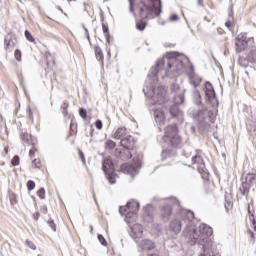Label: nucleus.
Masks as SVG:
<instances>
[{
  "label": "nucleus",
  "mask_w": 256,
  "mask_h": 256,
  "mask_svg": "<svg viewBox=\"0 0 256 256\" xmlns=\"http://www.w3.org/2000/svg\"><path fill=\"white\" fill-rule=\"evenodd\" d=\"M184 235L191 245H198L200 252L198 256H221V254L213 253V240H211V235H213V228L207 224H200L199 229L194 226L187 225L184 230Z\"/></svg>",
  "instance_id": "f257e3e1"
},
{
  "label": "nucleus",
  "mask_w": 256,
  "mask_h": 256,
  "mask_svg": "<svg viewBox=\"0 0 256 256\" xmlns=\"http://www.w3.org/2000/svg\"><path fill=\"white\" fill-rule=\"evenodd\" d=\"M136 1V9L141 19L140 22L136 21V29L138 31H145L147 22L145 19H155L161 15V0H129L130 13L137 17L133 4Z\"/></svg>",
  "instance_id": "f03ea898"
},
{
  "label": "nucleus",
  "mask_w": 256,
  "mask_h": 256,
  "mask_svg": "<svg viewBox=\"0 0 256 256\" xmlns=\"http://www.w3.org/2000/svg\"><path fill=\"white\" fill-rule=\"evenodd\" d=\"M185 64L177 57H165L157 61L156 68L153 70V75H157L161 69H165L166 77H177L183 71Z\"/></svg>",
  "instance_id": "7ed1b4c3"
},
{
  "label": "nucleus",
  "mask_w": 256,
  "mask_h": 256,
  "mask_svg": "<svg viewBox=\"0 0 256 256\" xmlns=\"http://www.w3.org/2000/svg\"><path fill=\"white\" fill-rule=\"evenodd\" d=\"M143 93L150 99L152 105H163L167 101V89L164 86L155 89V84L151 80L146 82Z\"/></svg>",
  "instance_id": "20e7f679"
},
{
  "label": "nucleus",
  "mask_w": 256,
  "mask_h": 256,
  "mask_svg": "<svg viewBox=\"0 0 256 256\" xmlns=\"http://www.w3.org/2000/svg\"><path fill=\"white\" fill-rule=\"evenodd\" d=\"M190 115H192L194 121H198V123H203V121H210L211 123H215V114L213 111L207 109L206 106H200L197 111H193V109L189 110Z\"/></svg>",
  "instance_id": "39448f33"
},
{
  "label": "nucleus",
  "mask_w": 256,
  "mask_h": 256,
  "mask_svg": "<svg viewBox=\"0 0 256 256\" xmlns=\"http://www.w3.org/2000/svg\"><path fill=\"white\" fill-rule=\"evenodd\" d=\"M153 201H170V204L164 205L160 209V217L164 223H167L169 219H171V215L173 214V208L171 205H179V200L175 197H170V198H159V197H154Z\"/></svg>",
  "instance_id": "423d86ee"
},
{
  "label": "nucleus",
  "mask_w": 256,
  "mask_h": 256,
  "mask_svg": "<svg viewBox=\"0 0 256 256\" xmlns=\"http://www.w3.org/2000/svg\"><path fill=\"white\" fill-rule=\"evenodd\" d=\"M204 92H205V101L207 105H211V107H219V100L217 99L215 88H213V84H211V82L205 83Z\"/></svg>",
  "instance_id": "0eeeda50"
},
{
  "label": "nucleus",
  "mask_w": 256,
  "mask_h": 256,
  "mask_svg": "<svg viewBox=\"0 0 256 256\" xmlns=\"http://www.w3.org/2000/svg\"><path fill=\"white\" fill-rule=\"evenodd\" d=\"M250 189H253V191L256 189V174H248L239 191L242 195H247Z\"/></svg>",
  "instance_id": "6e6552de"
},
{
  "label": "nucleus",
  "mask_w": 256,
  "mask_h": 256,
  "mask_svg": "<svg viewBox=\"0 0 256 256\" xmlns=\"http://www.w3.org/2000/svg\"><path fill=\"white\" fill-rule=\"evenodd\" d=\"M185 103V96L180 94L176 97V103L170 107V115L175 119H183V112L179 109V105Z\"/></svg>",
  "instance_id": "1a4fd4ad"
},
{
  "label": "nucleus",
  "mask_w": 256,
  "mask_h": 256,
  "mask_svg": "<svg viewBox=\"0 0 256 256\" xmlns=\"http://www.w3.org/2000/svg\"><path fill=\"white\" fill-rule=\"evenodd\" d=\"M139 209H141V204H139V202H137L136 200H131L127 202L126 206H120L119 213L120 215H125V212L127 211L138 212Z\"/></svg>",
  "instance_id": "9d476101"
},
{
  "label": "nucleus",
  "mask_w": 256,
  "mask_h": 256,
  "mask_svg": "<svg viewBox=\"0 0 256 256\" xmlns=\"http://www.w3.org/2000/svg\"><path fill=\"white\" fill-rule=\"evenodd\" d=\"M130 237L134 241H139L143 237V226L140 224H134L131 228Z\"/></svg>",
  "instance_id": "9b49d317"
},
{
  "label": "nucleus",
  "mask_w": 256,
  "mask_h": 256,
  "mask_svg": "<svg viewBox=\"0 0 256 256\" xmlns=\"http://www.w3.org/2000/svg\"><path fill=\"white\" fill-rule=\"evenodd\" d=\"M136 243L142 251H153V249H155V242L150 239H142L141 241L136 240Z\"/></svg>",
  "instance_id": "f8f14e48"
},
{
  "label": "nucleus",
  "mask_w": 256,
  "mask_h": 256,
  "mask_svg": "<svg viewBox=\"0 0 256 256\" xmlns=\"http://www.w3.org/2000/svg\"><path fill=\"white\" fill-rule=\"evenodd\" d=\"M20 139L23 145H32V147L37 146V138L35 136L29 135L27 132H24L20 135Z\"/></svg>",
  "instance_id": "ddd939ff"
},
{
  "label": "nucleus",
  "mask_w": 256,
  "mask_h": 256,
  "mask_svg": "<svg viewBox=\"0 0 256 256\" xmlns=\"http://www.w3.org/2000/svg\"><path fill=\"white\" fill-rule=\"evenodd\" d=\"M175 135H179V128L177 127V124H169L165 128L164 141L170 137H174Z\"/></svg>",
  "instance_id": "4468645a"
},
{
  "label": "nucleus",
  "mask_w": 256,
  "mask_h": 256,
  "mask_svg": "<svg viewBox=\"0 0 256 256\" xmlns=\"http://www.w3.org/2000/svg\"><path fill=\"white\" fill-rule=\"evenodd\" d=\"M153 115L156 123L161 126L165 125V112L159 108H153Z\"/></svg>",
  "instance_id": "2eb2a0df"
},
{
  "label": "nucleus",
  "mask_w": 256,
  "mask_h": 256,
  "mask_svg": "<svg viewBox=\"0 0 256 256\" xmlns=\"http://www.w3.org/2000/svg\"><path fill=\"white\" fill-rule=\"evenodd\" d=\"M121 173H124L125 175H131V177H135L137 173V169L133 164H122L120 167Z\"/></svg>",
  "instance_id": "dca6fc26"
},
{
  "label": "nucleus",
  "mask_w": 256,
  "mask_h": 256,
  "mask_svg": "<svg viewBox=\"0 0 256 256\" xmlns=\"http://www.w3.org/2000/svg\"><path fill=\"white\" fill-rule=\"evenodd\" d=\"M102 169L104 173H115V164L111 158H104L102 162Z\"/></svg>",
  "instance_id": "f3484780"
},
{
  "label": "nucleus",
  "mask_w": 256,
  "mask_h": 256,
  "mask_svg": "<svg viewBox=\"0 0 256 256\" xmlns=\"http://www.w3.org/2000/svg\"><path fill=\"white\" fill-rule=\"evenodd\" d=\"M122 147H124V149L131 151V149H133V147H135V138H133V136L129 135L124 137L121 141H120Z\"/></svg>",
  "instance_id": "a211bd4d"
},
{
  "label": "nucleus",
  "mask_w": 256,
  "mask_h": 256,
  "mask_svg": "<svg viewBox=\"0 0 256 256\" xmlns=\"http://www.w3.org/2000/svg\"><path fill=\"white\" fill-rule=\"evenodd\" d=\"M115 155L117 159H121V161H127L133 157V154H131V151L127 150V148H124L123 150H116Z\"/></svg>",
  "instance_id": "6ab92c4d"
},
{
  "label": "nucleus",
  "mask_w": 256,
  "mask_h": 256,
  "mask_svg": "<svg viewBox=\"0 0 256 256\" xmlns=\"http://www.w3.org/2000/svg\"><path fill=\"white\" fill-rule=\"evenodd\" d=\"M164 141L168 142L170 147H173L174 149L181 147V136H179V134L170 136V138H166Z\"/></svg>",
  "instance_id": "aec40b11"
},
{
  "label": "nucleus",
  "mask_w": 256,
  "mask_h": 256,
  "mask_svg": "<svg viewBox=\"0 0 256 256\" xmlns=\"http://www.w3.org/2000/svg\"><path fill=\"white\" fill-rule=\"evenodd\" d=\"M192 101L196 105V107H204L203 96H201V92L197 89H194L192 95Z\"/></svg>",
  "instance_id": "412c9836"
},
{
  "label": "nucleus",
  "mask_w": 256,
  "mask_h": 256,
  "mask_svg": "<svg viewBox=\"0 0 256 256\" xmlns=\"http://www.w3.org/2000/svg\"><path fill=\"white\" fill-rule=\"evenodd\" d=\"M192 163H193V165H200L198 167L199 173H205V161L203 160V157H201L199 155L193 156Z\"/></svg>",
  "instance_id": "4be33fe9"
},
{
  "label": "nucleus",
  "mask_w": 256,
  "mask_h": 256,
  "mask_svg": "<svg viewBox=\"0 0 256 256\" xmlns=\"http://www.w3.org/2000/svg\"><path fill=\"white\" fill-rule=\"evenodd\" d=\"M4 43L6 45V49L9 51L15 49V45H17V38L13 36H6L4 39Z\"/></svg>",
  "instance_id": "5701e85b"
},
{
  "label": "nucleus",
  "mask_w": 256,
  "mask_h": 256,
  "mask_svg": "<svg viewBox=\"0 0 256 256\" xmlns=\"http://www.w3.org/2000/svg\"><path fill=\"white\" fill-rule=\"evenodd\" d=\"M189 79H190V83L191 85H193L194 89H197V87H199V85H201V77L197 74H195V72H191L189 74Z\"/></svg>",
  "instance_id": "b1692460"
},
{
  "label": "nucleus",
  "mask_w": 256,
  "mask_h": 256,
  "mask_svg": "<svg viewBox=\"0 0 256 256\" xmlns=\"http://www.w3.org/2000/svg\"><path fill=\"white\" fill-rule=\"evenodd\" d=\"M235 47L237 53H241V51H244L245 47H247V40H241V36H238L235 39Z\"/></svg>",
  "instance_id": "393cba45"
},
{
  "label": "nucleus",
  "mask_w": 256,
  "mask_h": 256,
  "mask_svg": "<svg viewBox=\"0 0 256 256\" xmlns=\"http://www.w3.org/2000/svg\"><path fill=\"white\" fill-rule=\"evenodd\" d=\"M181 227H183V222H181V220H179V219H175L170 222V229L174 233H180Z\"/></svg>",
  "instance_id": "a878e982"
},
{
  "label": "nucleus",
  "mask_w": 256,
  "mask_h": 256,
  "mask_svg": "<svg viewBox=\"0 0 256 256\" xmlns=\"http://www.w3.org/2000/svg\"><path fill=\"white\" fill-rule=\"evenodd\" d=\"M127 135V128L120 127L114 133V139H121V137H125Z\"/></svg>",
  "instance_id": "bb28decb"
},
{
  "label": "nucleus",
  "mask_w": 256,
  "mask_h": 256,
  "mask_svg": "<svg viewBox=\"0 0 256 256\" xmlns=\"http://www.w3.org/2000/svg\"><path fill=\"white\" fill-rule=\"evenodd\" d=\"M124 215H125L126 223H131V221H133V218L135 217V215H137V211L127 210Z\"/></svg>",
  "instance_id": "cd10ccee"
},
{
  "label": "nucleus",
  "mask_w": 256,
  "mask_h": 256,
  "mask_svg": "<svg viewBox=\"0 0 256 256\" xmlns=\"http://www.w3.org/2000/svg\"><path fill=\"white\" fill-rule=\"evenodd\" d=\"M247 59L250 63H256V48L253 47L247 55Z\"/></svg>",
  "instance_id": "c85d7f7f"
},
{
  "label": "nucleus",
  "mask_w": 256,
  "mask_h": 256,
  "mask_svg": "<svg viewBox=\"0 0 256 256\" xmlns=\"http://www.w3.org/2000/svg\"><path fill=\"white\" fill-rule=\"evenodd\" d=\"M181 213L186 217L189 223H191V221L195 219V213L191 210H182Z\"/></svg>",
  "instance_id": "c756f323"
},
{
  "label": "nucleus",
  "mask_w": 256,
  "mask_h": 256,
  "mask_svg": "<svg viewBox=\"0 0 256 256\" xmlns=\"http://www.w3.org/2000/svg\"><path fill=\"white\" fill-rule=\"evenodd\" d=\"M94 50H95L96 59L98 61H103L104 56H103V50L101 49V47L95 46Z\"/></svg>",
  "instance_id": "7c9ffc66"
},
{
  "label": "nucleus",
  "mask_w": 256,
  "mask_h": 256,
  "mask_svg": "<svg viewBox=\"0 0 256 256\" xmlns=\"http://www.w3.org/2000/svg\"><path fill=\"white\" fill-rule=\"evenodd\" d=\"M106 175V179L109 181L111 185H115L117 181L115 180L114 172H104Z\"/></svg>",
  "instance_id": "2f4dec72"
},
{
  "label": "nucleus",
  "mask_w": 256,
  "mask_h": 256,
  "mask_svg": "<svg viewBox=\"0 0 256 256\" xmlns=\"http://www.w3.org/2000/svg\"><path fill=\"white\" fill-rule=\"evenodd\" d=\"M238 63L240 65V67L247 68V67H249V63H251V62L249 61V59L246 56V58L245 57H240L238 59Z\"/></svg>",
  "instance_id": "473e14b6"
},
{
  "label": "nucleus",
  "mask_w": 256,
  "mask_h": 256,
  "mask_svg": "<svg viewBox=\"0 0 256 256\" xmlns=\"http://www.w3.org/2000/svg\"><path fill=\"white\" fill-rule=\"evenodd\" d=\"M61 109H62V115L64 117H67V115H69V111L67 109H69V102L64 101L61 105Z\"/></svg>",
  "instance_id": "72a5a7b5"
},
{
  "label": "nucleus",
  "mask_w": 256,
  "mask_h": 256,
  "mask_svg": "<svg viewBox=\"0 0 256 256\" xmlns=\"http://www.w3.org/2000/svg\"><path fill=\"white\" fill-rule=\"evenodd\" d=\"M24 35H25L27 41H30V43H35V38H33V35H31L30 31L26 30L24 32Z\"/></svg>",
  "instance_id": "f704fd0d"
},
{
  "label": "nucleus",
  "mask_w": 256,
  "mask_h": 256,
  "mask_svg": "<svg viewBox=\"0 0 256 256\" xmlns=\"http://www.w3.org/2000/svg\"><path fill=\"white\" fill-rule=\"evenodd\" d=\"M98 241L103 245L104 247H107V240L102 234H98Z\"/></svg>",
  "instance_id": "c9c22d12"
},
{
  "label": "nucleus",
  "mask_w": 256,
  "mask_h": 256,
  "mask_svg": "<svg viewBox=\"0 0 256 256\" xmlns=\"http://www.w3.org/2000/svg\"><path fill=\"white\" fill-rule=\"evenodd\" d=\"M48 225L49 227L52 229V231H57V225L55 224V221H53V219H49L48 220Z\"/></svg>",
  "instance_id": "e433bc0d"
},
{
  "label": "nucleus",
  "mask_w": 256,
  "mask_h": 256,
  "mask_svg": "<svg viewBox=\"0 0 256 256\" xmlns=\"http://www.w3.org/2000/svg\"><path fill=\"white\" fill-rule=\"evenodd\" d=\"M105 145H106V149H115L116 144L114 141L108 140L106 141Z\"/></svg>",
  "instance_id": "4c0bfd02"
},
{
  "label": "nucleus",
  "mask_w": 256,
  "mask_h": 256,
  "mask_svg": "<svg viewBox=\"0 0 256 256\" xmlns=\"http://www.w3.org/2000/svg\"><path fill=\"white\" fill-rule=\"evenodd\" d=\"M26 185L28 191H33V189H35V182L33 180H29Z\"/></svg>",
  "instance_id": "58836bf2"
},
{
  "label": "nucleus",
  "mask_w": 256,
  "mask_h": 256,
  "mask_svg": "<svg viewBox=\"0 0 256 256\" xmlns=\"http://www.w3.org/2000/svg\"><path fill=\"white\" fill-rule=\"evenodd\" d=\"M79 115L82 117V119H87V110L85 108H80Z\"/></svg>",
  "instance_id": "ea45409f"
},
{
  "label": "nucleus",
  "mask_w": 256,
  "mask_h": 256,
  "mask_svg": "<svg viewBox=\"0 0 256 256\" xmlns=\"http://www.w3.org/2000/svg\"><path fill=\"white\" fill-rule=\"evenodd\" d=\"M26 245H27V247H29V249H32L33 251H35V249H37V246H35V243L31 242V240H29V239L26 240Z\"/></svg>",
  "instance_id": "a19ab883"
},
{
  "label": "nucleus",
  "mask_w": 256,
  "mask_h": 256,
  "mask_svg": "<svg viewBox=\"0 0 256 256\" xmlns=\"http://www.w3.org/2000/svg\"><path fill=\"white\" fill-rule=\"evenodd\" d=\"M37 195L39 196L40 199H45V188H40L37 191Z\"/></svg>",
  "instance_id": "79ce46f5"
},
{
  "label": "nucleus",
  "mask_w": 256,
  "mask_h": 256,
  "mask_svg": "<svg viewBox=\"0 0 256 256\" xmlns=\"http://www.w3.org/2000/svg\"><path fill=\"white\" fill-rule=\"evenodd\" d=\"M14 56H15L16 61H21V57H22L21 50H19V49L15 50Z\"/></svg>",
  "instance_id": "37998d69"
},
{
  "label": "nucleus",
  "mask_w": 256,
  "mask_h": 256,
  "mask_svg": "<svg viewBox=\"0 0 256 256\" xmlns=\"http://www.w3.org/2000/svg\"><path fill=\"white\" fill-rule=\"evenodd\" d=\"M94 133H95V127L90 126L89 132L86 133V137H93Z\"/></svg>",
  "instance_id": "c03bdc74"
},
{
  "label": "nucleus",
  "mask_w": 256,
  "mask_h": 256,
  "mask_svg": "<svg viewBox=\"0 0 256 256\" xmlns=\"http://www.w3.org/2000/svg\"><path fill=\"white\" fill-rule=\"evenodd\" d=\"M32 165H34V167L36 168V169H41V161L40 160H37V159H34L33 161H32Z\"/></svg>",
  "instance_id": "a18cd8bd"
},
{
  "label": "nucleus",
  "mask_w": 256,
  "mask_h": 256,
  "mask_svg": "<svg viewBox=\"0 0 256 256\" xmlns=\"http://www.w3.org/2000/svg\"><path fill=\"white\" fill-rule=\"evenodd\" d=\"M11 163L13 167H17V165H19V156H14Z\"/></svg>",
  "instance_id": "49530a36"
},
{
  "label": "nucleus",
  "mask_w": 256,
  "mask_h": 256,
  "mask_svg": "<svg viewBox=\"0 0 256 256\" xmlns=\"http://www.w3.org/2000/svg\"><path fill=\"white\" fill-rule=\"evenodd\" d=\"M172 93H177L179 91V84H172L170 87Z\"/></svg>",
  "instance_id": "de8ad7c7"
},
{
  "label": "nucleus",
  "mask_w": 256,
  "mask_h": 256,
  "mask_svg": "<svg viewBox=\"0 0 256 256\" xmlns=\"http://www.w3.org/2000/svg\"><path fill=\"white\" fill-rule=\"evenodd\" d=\"M37 151L36 146H32V148L29 150V156L30 157H35V152Z\"/></svg>",
  "instance_id": "09e8293b"
},
{
  "label": "nucleus",
  "mask_w": 256,
  "mask_h": 256,
  "mask_svg": "<svg viewBox=\"0 0 256 256\" xmlns=\"http://www.w3.org/2000/svg\"><path fill=\"white\" fill-rule=\"evenodd\" d=\"M169 21L175 22V21H179V15L177 14H173L170 16Z\"/></svg>",
  "instance_id": "8fccbe9b"
},
{
  "label": "nucleus",
  "mask_w": 256,
  "mask_h": 256,
  "mask_svg": "<svg viewBox=\"0 0 256 256\" xmlns=\"http://www.w3.org/2000/svg\"><path fill=\"white\" fill-rule=\"evenodd\" d=\"M10 203L11 205H17V198L15 197V195L10 196Z\"/></svg>",
  "instance_id": "3c124183"
},
{
  "label": "nucleus",
  "mask_w": 256,
  "mask_h": 256,
  "mask_svg": "<svg viewBox=\"0 0 256 256\" xmlns=\"http://www.w3.org/2000/svg\"><path fill=\"white\" fill-rule=\"evenodd\" d=\"M102 29H103L104 36H108L109 28L107 26H105V24H102Z\"/></svg>",
  "instance_id": "603ef678"
},
{
  "label": "nucleus",
  "mask_w": 256,
  "mask_h": 256,
  "mask_svg": "<svg viewBox=\"0 0 256 256\" xmlns=\"http://www.w3.org/2000/svg\"><path fill=\"white\" fill-rule=\"evenodd\" d=\"M79 157L82 161V163L85 165L86 160H85V154H83V151L79 150Z\"/></svg>",
  "instance_id": "864d4df0"
},
{
  "label": "nucleus",
  "mask_w": 256,
  "mask_h": 256,
  "mask_svg": "<svg viewBox=\"0 0 256 256\" xmlns=\"http://www.w3.org/2000/svg\"><path fill=\"white\" fill-rule=\"evenodd\" d=\"M95 125L99 130L103 129V122L101 120H97Z\"/></svg>",
  "instance_id": "5fc2aeb1"
},
{
  "label": "nucleus",
  "mask_w": 256,
  "mask_h": 256,
  "mask_svg": "<svg viewBox=\"0 0 256 256\" xmlns=\"http://www.w3.org/2000/svg\"><path fill=\"white\" fill-rule=\"evenodd\" d=\"M85 31V37L86 39L89 41V43H91V37L89 36V29L84 28Z\"/></svg>",
  "instance_id": "6e6d98bb"
},
{
  "label": "nucleus",
  "mask_w": 256,
  "mask_h": 256,
  "mask_svg": "<svg viewBox=\"0 0 256 256\" xmlns=\"http://www.w3.org/2000/svg\"><path fill=\"white\" fill-rule=\"evenodd\" d=\"M233 22V20L228 19L227 22H225V27H227V29H229L231 31V23Z\"/></svg>",
  "instance_id": "4d7b16f0"
},
{
  "label": "nucleus",
  "mask_w": 256,
  "mask_h": 256,
  "mask_svg": "<svg viewBox=\"0 0 256 256\" xmlns=\"http://www.w3.org/2000/svg\"><path fill=\"white\" fill-rule=\"evenodd\" d=\"M41 213H43L44 215H47V207L45 205L41 206L40 208Z\"/></svg>",
  "instance_id": "13d9d810"
},
{
  "label": "nucleus",
  "mask_w": 256,
  "mask_h": 256,
  "mask_svg": "<svg viewBox=\"0 0 256 256\" xmlns=\"http://www.w3.org/2000/svg\"><path fill=\"white\" fill-rule=\"evenodd\" d=\"M28 113H29V119L33 121V109H31V107L28 108Z\"/></svg>",
  "instance_id": "bf43d9fd"
},
{
  "label": "nucleus",
  "mask_w": 256,
  "mask_h": 256,
  "mask_svg": "<svg viewBox=\"0 0 256 256\" xmlns=\"http://www.w3.org/2000/svg\"><path fill=\"white\" fill-rule=\"evenodd\" d=\"M231 207H233V204H231V203H229V202H227V203L225 204V209H226L227 212H229V209H231Z\"/></svg>",
  "instance_id": "052dcab7"
},
{
  "label": "nucleus",
  "mask_w": 256,
  "mask_h": 256,
  "mask_svg": "<svg viewBox=\"0 0 256 256\" xmlns=\"http://www.w3.org/2000/svg\"><path fill=\"white\" fill-rule=\"evenodd\" d=\"M33 218L35 221H39V212H36L34 215H33Z\"/></svg>",
  "instance_id": "680f3d73"
},
{
  "label": "nucleus",
  "mask_w": 256,
  "mask_h": 256,
  "mask_svg": "<svg viewBox=\"0 0 256 256\" xmlns=\"http://www.w3.org/2000/svg\"><path fill=\"white\" fill-rule=\"evenodd\" d=\"M252 228L254 229V231H256V221H255V219L252 220Z\"/></svg>",
  "instance_id": "e2e57ef3"
},
{
  "label": "nucleus",
  "mask_w": 256,
  "mask_h": 256,
  "mask_svg": "<svg viewBox=\"0 0 256 256\" xmlns=\"http://www.w3.org/2000/svg\"><path fill=\"white\" fill-rule=\"evenodd\" d=\"M228 19H231V21H233V10L229 11V18Z\"/></svg>",
  "instance_id": "0e129e2a"
},
{
  "label": "nucleus",
  "mask_w": 256,
  "mask_h": 256,
  "mask_svg": "<svg viewBox=\"0 0 256 256\" xmlns=\"http://www.w3.org/2000/svg\"><path fill=\"white\" fill-rule=\"evenodd\" d=\"M198 7H203V0H197Z\"/></svg>",
  "instance_id": "69168bd1"
},
{
  "label": "nucleus",
  "mask_w": 256,
  "mask_h": 256,
  "mask_svg": "<svg viewBox=\"0 0 256 256\" xmlns=\"http://www.w3.org/2000/svg\"><path fill=\"white\" fill-rule=\"evenodd\" d=\"M106 38L107 43H111V37L109 34L107 36H104Z\"/></svg>",
  "instance_id": "338daca9"
},
{
  "label": "nucleus",
  "mask_w": 256,
  "mask_h": 256,
  "mask_svg": "<svg viewBox=\"0 0 256 256\" xmlns=\"http://www.w3.org/2000/svg\"><path fill=\"white\" fill-rule=\"evenodd\" d=\"M253 137L256 138V128L253 130Z\"/></svg>",
  "instance_id": "774afa93"
}]
</instances>
